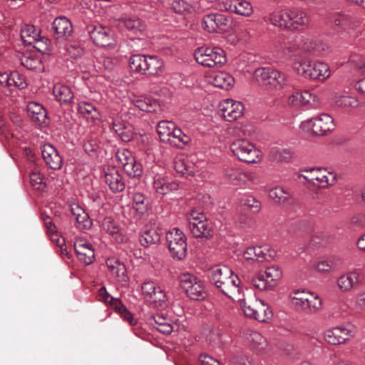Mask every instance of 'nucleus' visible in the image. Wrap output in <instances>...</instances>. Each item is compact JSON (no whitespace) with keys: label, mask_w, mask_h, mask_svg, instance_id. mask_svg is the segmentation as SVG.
<instances>
[{"label":"nucleus","mask_w":365,"mask_h":365,"mask_svg":"<svg viewBox=\"0 0 365 365\" xmlns=\"http://www.w3.org/2000/svg\"><path fill=\"white\" fill-rule=\"evenodd\" d=\"M71 212L75 217L76 227L81 231L89 230L92 227V220L88 214L78 205H71Z\"/></svg>","instance_id":"obj_26"},{"label":"nucleus","mask_w":365,"mask_h":365,"mask_svg":"<svg viewBox=\"0 0 365 365\" xmlns=\"http://www.w3.org/2000/svg\"><path fill=\"white\" fill-rule=\"evenodd\" d=\"M194 56L196 61L205 67L218 68L227 62L225 52L219 47L198 48Z\"/></svg>","instance_id":"obj_5"},{"label":"nucleus","mask_w":365,"mask_h":365,"mask_svg":"<svg viewBox=\"0 0 365 365\" xmlns=\"http://www.w3.org/2000/svg\"><path fill=\"white\" fill-rule=\"evenodd\" d=\"M210 279L225 296L232 300L244 297L241 281L229 267L220 265L214 267L211 270Z\"/></svg>","instance_id":"obj_1"},{"label":"nucleus","mask_w":365,"mask_h":365,"mask_svg":"<svg viewBox=\"0 0 365 365\" xmlns=\"http://www.w3.org/2000/svg\"><path fill=\"white\" fill-rule=\"evenodd\" d=\"M120 22L128 32V36L131 39L140 38L145 31L146 26L145 23L139 18H123L120 19Z\"/></svg>","instance_id":"obj_22"},{"label":"nucleus","mask_w":365,"mask_h":365,"mask_svg":"<svg viewBox=\"0 0 365 365\" xmlns=\"http://www.w3.org/2000/svg\"><path fill=\"white\" fill-rule=\"evenodd\" d=\"M269 197L274 200L276 204H284L291 197L289 192L281 187H275L269 192Z\"/></svg>","instance_id":"obj_49"},{"label":"nucleus","mask_w":365,"mask_h":365,"mask_svg":"<svg viewBox=\"0 0 365 365\" xmlns=\"http://www.w3.org/2000/svg\"><path fill=\"white\" fill-rule=\"evenodd\" d=\"M98 294L101 300H102L106 304H108L113 309L115 307V303L114 302V301L112 300V299L115 298L109 294V293L106 291L105 287L100 288L98 291Z\"/></svg>","instance_id":"obj_63"},{"label":"nucleus","mask_w":365,"mask_h":365,"mask_svg":"<svg viewBox=\"0 0 365 365\" xmlns=\"http://www.w3.org/2000/svg\"><path fill=\"white\" fill-rule=\"evenodd\" d=\"M303 125L310 128L313 133L317 136H322L334 130V120L328 114H322L319 116L304 121Z\"/></svg>","instance_id":"obj_13"},{"label":"nucleus","mask_w":365,"mask_h":365,"mask_svg":"<svg viewBox=\"0 0 365 365\" xmlns=\"http://www.w3.org/2000/svg\"><path fill=\"white\" fill-rule=\"evenodd\" d=\"M110 128L125 143L131 141L135 135L132 125L118 118L115 119L110 125Z\"/></svg>","instance_id":"obj_25"},{"label":"nucleus","mask_w":365,"mask_h":365,"mask_svg":"<svg viewBox=\"0 0 365 365\" xmlns=\"http://www.w3.org/2000/svg\"><path fill=\"white\" fill-rule=\"evenodd\" d=\"M78 112L87 120L94 121L101 118L99 110L92 103L87 101H81L78 103Z\"/></svg>","instance_id":"obj_34"},{"label":"nucleus","mask_w":365,"mask_h":365,"mask_svg":"<svg viewBox=\"0 0 365 365\" xmlns=\"http://www.w3.org/2000/svg\"><path fill=\"white\" fill-rule=\"evenodd\" d=\"M163 235V230L160 227L146 225L139 235V242L145 247L158 245Z\"/></svg>","instance_id":"obj_18"},{"label":"nucleus","mask_w":365,"mask_h":365,"mask_svg":"<svg viewBox=\"0 0 365 365\" xmlns=\"http://www.w3.org/2000/svg\"><path fill=\"white\" fill-rule=\"evenodd\" d=\"M115 303V307L114 310L118 313L120 317L130 325L136 324V321L134 319L133 314L128 310V309L123 305L119 299H112Z\"/></svg>","instance_id":"obj_51"},{"label":"nucleus","mask_w":365,"mask_h":365,"mask_svg":"<svg viewBox=\"0 0 365 365\" xmlns=\"http://www.w3.org/2000/svg\"><path fill=\"white\" fill-rule=\"evenodd\" d=\"M102 229L113 237L118 243L123 242L124 237L119 224L111 217H106L102 222Z\"/></svg>","instance_id":"obj_29"},{"label":"nucleus","mask_w":365,"mask_h":365,"mask_svg":"<svg viewBox=\"0 0 365 365\" xmlns=\"http://www.w3.org/2000/svg\"><path fill=\"white\" fill-rule=\"evenodd\" d=\"M24 58H26V60L24 61V68H26L29 70L40 68L41 61L38 57H34L33 56H26L24 53Z\"/></svg>","instance_id":"obj_61"},{"label":"nucleus","mask_w":365,"mask_h":365,"mask_svg":"<svg viewBox=\"0 0 365 365\" xmlns=\"http://www.w3.org/2000/svg\"><path fill=\"white\" fill-rule=\"evenodd\" d=\"M225 177L231 183L240 185L245 183L249 178L246 173L241 171L237 168H227L225 170Z\"/></svg>","instance_id":"obj_39"},{"label":"nucleus","mask_w":365,"mask_h":365,"mask_svg":"<svg viewBox=\"0 0 365 365\" xmlns=\"http://www.w3.org/2000/svg\"><path fill=\"white\" fill-rule=\"evenodd\" d=\"M41 30L33 24L24 25V48L30 46L34 43L38 44L43 41L41 36Z\"/></svg>","instance_id":"obj_33"},{"label":"nucleus","mask_w":365,"mask_h":365,"mask_svg":"<svg viewBox=\"0 0 365 365\" xmlns=\"http://www.w3.org/2000/svg\"><path fill=\"white\" fill-rule=\"evenodd\" d=\"M53 94L56 101L61 104H68L73 98V93L69 86L57 83L53 88Z\"/></svg>","instance_id":"obj_35"},{"label":"nucleus","mask_w":365,"mask_h":365,"mask_svg":"<svg viewBox=\"0 0 365 365\" xmlns=\"http://www.w3.org/2000/svg\"><path fill=\"white\" fill-rule=\"evenodd\" d=\"M269 156L274 162H289L292 158V152L289 149L273 148Z\"/></svg>","instance_id":"obj_47"},{"label":"nucleus","mask_w":365,"mask_h":365,"mask_svg":"<svg viewBox=\"0 0 365 365\" xmlns=\"http://www.w3.org/2000/svg\"><path fill=\"white\" fill-rule=\"evenodd\" d=\"M270 22L280 28L291 31L302 30L309 24V17L298 8L284 9L272 14Z\"/></svg>","instance_id":"obj_2"},{"label":"nucleus","mask_w":365,"mask_h":365,"mask_svg":"<svg viewBox=\"0 0 365 365\" xmlns=\"http://www.w3.org/2000/svg\"><path fill=\"white\" fill-rule=\"evenodd\" d=\"M133 207L140 214H143L147 210L146 197L143 194L140 192L133 194Z\"/></svg>","instance_id":"obj_53"},{"label":"nucleus","mask_w":365,"mask_h":365,"mask_svg":"<svg viewBox=\"0 0 365 365\" xmlns=\"http://www.w3.org/2000/svg\"><path fill=\"white\" fill-rule=\"evenodd\" d=\"M83 149L93 159H97L102 153V148L96 138H88L83 144Z\"/></svg>","instance_id":"obj_48"},{"label":"nucleus","mask_w":365,"mask_h":365,"mask_svg":"<svg viewBox=\"0 0 365 365\" xmlns=\"http://www.w3.org/2000/svg\"><path fill=\"white\" fill-rule=\"evenodd\" d=\"M351 336V331L343 327H336L327 330L324 334V340L331 345H339L346 342Z\"/></svg>","instance_id":"obj_23"},{"label":"nucleus","mask_w":365,"mask_h":365,"mask_svg":"<svg viewBox=\"0 0 365 365\" xmlns=\"http://www.w3.org/2000/svg\"><path fill=\"white\" fill-rule=\"evenodd\" d=\"M188 227L192 236L195 238H205L210 240L213 236V229L211 223L207 220L189 222Z\"/></svg>","instance_id":"obj_24"},{"label":"nucleus","mask_w":365,"mask_h":365,"mask_svg":"<svg viewBox=\"0 0 365 365\" xmlns=\"http://www.w3.org/2000/svg\"><path fill=\"white\" fill-rule=\"evenodd\" d=\"M51 32L56 40L67 39L73 33L71 21L64 16L56 17L52 23Z\"/></svg>","instance_id":"obj_16"},{"label":"nucleus","mask_w":365,"mask_h":365,"mask_svg":"<svg viewBox=\"0 0 365 365\" xmlns=\"http://www.w3.org/2000/svg\"><path fill=\"white\" fill-rule=\"evenodd\" d=\"M231 20L226 15L220 13H210L203 16L202 26L210 33H225L230 27Z\"/></svg>","instance_id":"obj_12"},{"label":"nucleus","mask_w":365,"mask_h":365,"mask_svg":"<svg viewBox=\"0 0 365 365\" xmlns=\"http://www.w3.org/2000/svg\"><path fill=\"white\" fill-rule=\"evenodd\" d=\"M282 272L277 266H272L265 271L259 272L252 279V285L261 290L272 289L281 279Z\"/></svg>","instance_id":"obj_7"},{"label":"nucleus","mask_w":365,"mask_h":365,"mask_svg":"<svg viewBox=\"0 0 365 365\" xmlns=\"http://www.w3.org/2000/svg\"><path fill=\"white\" fill-rule=\"evenodd\" d=\"M176 129L177 127L173 122L168 120H160L158 123L157 128V132L160 141L164 143H167Z\"/></svg>","instance_id":"obj_37"},{"label":"nucleus","mask_w":365,"mask_h":365,"mask_svg":"<svg viewBox=\"0 0 365 365\" xmlns=\"http://www.w3.org/2000/svg\"><path fill=\"white\" fill-rule=\"evenodd\" d=\"M41 168L36 167L27 170L29 177V185L33 190L40 192L45 191L46 183L44 181V176L41 173Z\"/></svg>","instance_id":"obj_31"},{"label":"nucleus","mask_w":365,"mask_h":365,"mask_svg":"<svg viewBox=\"0 0 365 365\" xmlns=\"http://www.w3.org/2000/svg\"><path fill=\"white\" fill-rule=\"evenodd\" d=\"M26 110L28 118L35 125H46L48 123L47 110L39 103L35 101L28 102Z\"/></svg>","instance_id":"obj_19"},{"label":"nucleus","mask_w":365,"mask_h":365,"mask_svg":"<svg viewBox=\"0 0 365 365\" xmlns=\"http://www.w3.org/2000/svg\"><path fill=\"white\" fill-rule=\"evenodd\" d=\"M192 6L184 0H174L171 4V9L178 14L190 13Z\"/></svg>","instance_id":"obj_57"},{"label":"nucleus","mask_w":365,"mask_h":365,"mask_svg":"<svg viewBox=\"0 0 365 365\" xmlns=\"http://www.w3.org/2000/svg\"><path fill=\"white\" fill-rule=\"evenodd\" d=\"M257 314L255 319L260 322H265L272 317V312L269 306L262 300H257Z\"/></svg>","instance_id":"obj_50"},{"label":"nucleus","mask_w":365,"mask_h":365,"mask_svg":"<svg viewBox=\"0 0 365 365\" xmlns=\"http://www.w3.org/2000/svg\"><path fill=\"white\" fill-rule=\"evenodd\" d=\"M175 171L182 176L193 175L195 173L194 165L185 158H177L174 163Z\"/></svg>","instance_id":"obj_46"},{"label":"nucleus","mask_w":365,"mask_h":365,"mask_svg":"<svg viewBox=\"0 0 365 365\" xmlns=\"http://www.w3.org/2000/svg\"><path fill=\"white\" fill-rule=\"evenodd\" d=\"M312 97L309 91H297L289 97L288 103L293 106H304L309 103Z\"/></svg>","instance_id":"obj_45"},{"label":"nucleus","mask_w":365,"mask_h":365,"mask_svg":"<svg viewBox=\"0 0 365 365\" xmlns=\"http://www.w3.org/2000/svg\"><path fill=\"white\" fill-rule=\"evenodd\" d=\"M219 107L221 116L229 122L237 120L243 114L244 106L240 101L225 99L220 103Z\"/></svg>","instance_id":"obj_15"},{"label":"nucleus","mask_w":365,"mask_h":365,"mask_svg":"<svg viewBox=\"0 0 365 365\" xmlns=\"http://www.w3.org/2000/svg\"><path fill=\"white\" fill-rule=\"evenodd\" d=\"M300 302L301 306L297 310L306 314L316 313L322 308V305L321 299L314 293L307 296L306 299H302Z\"/></svg>","instance_id":"obj_30"},{"label":"nucleus","mask_w":365,"mask_h":365,"mask_svg":"<svg viewBox=\"0 0 365 365\" xmlns=\"http://www.w3.org/2000/svg\"><path fill=\"white\" fill-rule=\"evenodd\" d=\"M74 250L76 253L78 259L88 265L93 263L95 252L91 243L83 239H78L74 242Z\"/></svg>","instance_id":"obj_21"},{"label":"nucleus","mask_w":365,"mask_h":365,"mask_svg":"<svg viewBox=\"0 0 365 365\" xmlns=\"http://www.w3.org/2000/svg\"><path fill=\"white\" fill-rule=\"evenodd\" d=\"M234 78L226 72H220L217 73L212 79V84L214 86L225 90L231 88L234 86Z\"/></svg>","instance_id":"obj_43"},{"label":"nucleus","mask_w":365,"mask_h":365,"mask_svg":"<svg viewBox=\"0 0 365 365\" xmlns=\"http://www.w3.org/2000/svg\"><path fill=\"white\" fill-rule=\"evenodd\" d=\"M255 255L257 259L256 261L262 262L264 261H269L274 256V250L269 249L267 246L255 247Z\"/></svg>","instance_id":"obj_55"},{"label":"nucleus","mask_w":365,"mask_h":365,"mask_svg":"<svg viewBox=\"0 0 365 365\" xmlns=\"http://www.w3.org/2000/svg\"><path fill=\"white\" fill-rule=\"evenodd\" d=\"M41 154L46 165L52 170H60L63 165V158L58 150L50 143H45L41 147Z\"/></svg>","instance_id":"obj_17"},{"label":"nucleus","mask_w":365,"mask_h":365,"mask_svg":"<svg viewBox=\"0 0 365 365\" xmlns=\"http://www.w3.org/2000/svg\"><path fill=\"white\" fill-rule=\"evenodd\" d=\"M158 289H159V286L152 281L145 282L141 287L143 294L147 301L150 300L153 293L158 290Z\"/></svg>","instance_id":"obj_60"},{"label":"nucleus","mask_w":365,"mask_h":365,"mask_svg":"<svg viewBox=\"0 0 365 365\" xmlns=\"http://www.w3.org/2000/svg\"><path fill=\"white\" fill-rule=\"evenodd\" d=\"M230 150L240 161L256 163L260 160V151L248 140H235L231 143Z\"/></svg>","instance_id":"obj_6"},{"label":"nucleus","mask_w":365,"mask_h":365,"mask_svg":"<svg viewBox=\"0 0 365 365\" xmlns=\"http://www.w3.org/2000/svg\"><path fill=\"white\" fill-rule=\"evenodd\" d=\"M148 55L135 54L130 56L129 66L132 71L145 75Z\"/></svg>","instance_id":"obj_38"},{"label":"nucleus","mask_w":365,"mask_h":365,"mask_svg":"<svg viewBox=\"0 0 365 365\" xmlns=\"http://www.w3.org/2000/svg\"><path fill=\"white\" fill-rule=\"evenodd\" d=\"M235 301L239 302L244 314L247 317L255 319L257 314V308H258L257 300L253 303H247L243 297H240V299H236Z\"/></svg>","instance_id":"obj_52"},{"label":"nucleus","mask_w":365,"mask_h":365,"mask_svg":"<svg viewBox=\"0 0 365 365\" xmlns=\"http://www.w3.org/2000/svg\"><path fill=\"white\" fill-rule=\"evenodd\" d=\"M86 30L93 43L98 46H110L115 42L114 33L108 26L98 24H91L87 26Z\"/></svg>","instance_id":"obj_11"},{"label":"nucleus","mask_w":365,"mask_h":365,"mask_svg":"<svg viewBox=\"0 0 365 365\" xmlns=\"http://www.w3.org/2000/svg\"><path fill=\"white\" fill-rule=\"evenodd\" d=\"M358 23L352 16L349 15H342L334 19L335 25L339 26L344 29L355 27Z\"/></svg>","instance_id":"obj_58"},{"label":"nucleus","mask_w":365,"mask_h":365,"mask_svg":"<svg viewBox=\"0 0 365 365\" xmlns=\"http://www.w3.org/2000/svg\"><path fill=\"white\" fill-rule=\"evenodd\" d=\"M24 160L26 161V163H24V168L26 170L36 168V167H42L41 158L35 150L24 148Z\"/></svg>","instance_id":"obj_42"},{"label":"nucleus","mask_w":365,"mask_h":365,"mask_svg":"<svg viewBox=\"0 0 365 365\" xmlns=\"http://www.w3.org/2000/svg\"><path fill=\"white\" fill-rule=\"evenodd\" d=\"M240 204L258 212L261 209V202L252 195H245L240 199Z\"/></svg>","instance_id":"obj_54"},{"label":"nucleus","mask_w":365,"mask_h":365,"mask_svg":"<svg viewBox=\"0 0 365 365\" xmlns=\"http://www.w3.org/2000/svg\"><path fill=\"white\" fill-rule=\"evenodd\" d=\"M153 186L155 192L162 195H167L179 188V184L177 182L169 181L168 178L160 175L154 178Z\"/></svg>","instance_id":"obj_28"},{"label":"nucleus","mask_w":365,"mask_h":365,"mask_svg":"<svg viewBox=\"0 0 365 365\" xmlns=\"http://www.w3.org/2000/svg\"><path fill=\"white\" fill-rule=\"evenodd\" d=\"M166 241L172 257L182 260L187 255L186 237L183 232L174 228L166 233Z\"/></svg>","instance_id":"obj_8"},{"label":"nucleus","mask_w":365,"mask_h":365,"mask_svg":"<svg viewBox=\"0 0 365 365\" xmlns=\"http://www.w3.org/2000/svg\"><path fill=\"white\" fill-rule=\"evenodd\" d=\"M164 62L157 56H149L148 58L145 75L158 76L163 72Z\"/></svg>","instance_id":"obj_40"},{"label":"nucleus","mask_w":365,"mask_h":365,"mask_svg":"<svg viewBox=\"0 0 365 365\" xmlns=\"http://www.w3.org/2000/svg\"><path fill=\"white\" fill-rule=\"evenodd\" d=\"M133 103L139 110L147 113L156 112L159 107V104L149 97L138 98L133 100Z\"/></svg>","instance_id":"obj_41"},{"label":"nucleus","mask_w":365,"mask_h":365,"mask_svg":"<svg viewBox=\"0 0 365 365\" xmlns=\"http://www.w3.org/2000/svg\"><path fill=\"white\" fill-rule=\"evenodd\" d=\"M166 301L167 297L163 290L159 286V289L153 293V296L148 302L155 307H163L165 304Z\"/></svg>","instance_id":"obj_59"},{"label":"nucleus","mask_w":365,"mask_h":365,"mask_svg":"<svg viewBox=\"0 0 365 365\" xmlns=\"http://www.w3.org/2000/svg\"><path fill=\"white\" fill-rule=\"evenodd\" d=\"M254 75L258 83L269 91L280 90L288 82L285 73L270 67L257 68Z\"/></svg>","instance_id":"obj_3"},{"label":"nucleus","mask_w":365,"mask_h":365,"mask_svg":"<svg viewBox=\"0 0 365 365\" xmlns=\"http://www.w3.org/2000/svg\"><path fill=\"white\" fill-rule=\"evenodd\" d=\"M336 106L342 108H356L359 105L357 99L352 96H341L335 101Z\"/></svg>","instance_id":"obj_56"},{"label":"nucleus","mask_w":365,"mask_h":365,"mask_svg":"<svg viewBox=\"0 0 365 365\" xmlns=\"http://www.w3.org/2000/svg\"><path fill=\"white\" fill-rule=\"evenodd\" d=\"M115 158L129 177L139 178L143 175V166L135 160L130 150L126 148L118 149Z\"/></svg>","instance_id":"obj_9"},{"label":"nucleus","mask_w":365,"mask_h":365,"mask_svg":"<svg viewBox=\"0 0 365 365\" xmlns=\"http://www.w3.org/2000/svg\"><path fill=\"white\" fill-rule=\"evenodd\" d=\"M235 223L242 228L250 227L252 219L246 215H240L235 217Z\"/></svg>","instance_id":"obj_64"},{"label":"nucleus","mask_w":365,"mask_h":365,"mask_svg":"<svg viewBox=\"0 0 365 365\" xmlns=\"http://www.w3.org/2000/svg\"><path fill=\"white\" fill-rule=\"evenodd\" d=\"M105 182L113 192H120L124 190L125 184L123 176L114 167L104 168Z\"/></svg>","instance_id":"obj_20"},{"label":"nucleus","mask_w":365,"mask_h":365,"mask_svg":"<svg viewBox=\"0 0 365 365\" xmlns=\"http://www.w3.org/2000/svg\"><path fill=\"white\" fill-rule=\"evenodd\" d=\"M294 70L305 78L324 81L330 76V69L327 64L319 61H304L293 64Z\"/></svg>","instance_id":"obj_4"},{"label":"nucleus","mask_w":365,"mask_h":365,"mask_svg":"<svg viewBox=\"0 0 365 365\" xmlns=\"http://www.w3.org/2000/svg\"><path fill=\"white\" fill-rule=\"evenodd\" d=\"M149 320L150 323L160 333L168 335L173 331V327L170 324V319L165 317L163 314H154Z\"/></svg>","instance_id":"obj_36"},{"label":"nucleus","mask_w":365,"mask_h":365,"mask_svg":"<svg viewBox=\"0 0 365 365\" xmlns=\"http://www.w3.org/2000/svg\"><path fill=\"white\" fill-rule=\"evenodd\" d=\"M360 281L361 273L359 270H356L341 276L338 279V285L341 290L349 291L356 286Z\"/></svg>","instance_id":"obj_32"},{"label":"nucleus","mask_w":365,"mask_h":365,"mask_svg":"<svg viewBox=\"0 0 365 365\" xmlns=\"http://www.w3.org/2000/svg\"><path fill=\"white\" fill-rule=\"evenodd\" d=\"M22 84L23 79L16 71L11 72V73H0V89L8 88L9 91H13L14 89L21 90Z\"/></svg>","instance_id":"obj_27"},{"label":"nucleus","mask_w":365,"mask_h":365,"mask_svg":"<svg viewBox=\"0 0 365 365\" xmlns=\"http://www.w3.org/2000/svg\"><path fill=\"white\" fill-rule=\"evenodd\" d=\"M118 278V279L120 282H126L127 281V269L125 265L119 262V263L115 267V270L111 274Z\"/></svg>","instance_id":"obj_62"},{"label":"nucleus","mask_w":365,"mask_h":365,"mask_svg":"<svg viewBox=\"0 0 365 365\" xmlns=\"http://www.w3.org/2000/svg\"><path fill=\"white\" fill-rule=\"evenodd\" d=\"M220 10L249 16L252 13L251 4L245 0H218Z\"/></svg>","instance_id":"obj_14"},{"label":"nucleus","mask_w":365,"mask_h":365,"mask_svg":"<svg viewBox=\"0 0 365 365\" xmlns=\"http://www.w3.org/2000/svg\"><path fill=\"white\" fill-rule=\"evenodd\" d=\"M180 287L192 300H200L206 297L207 294L201 280L195 276L185 273L180 277Z\"/></svg>","instance_id":"obj_10"},{"label":"nucleus","mask_w":365,"mask_h":365,"mask_svg":"<svg viewBox=\"0 0 365 365\" xmlns=\"http://www.w3.org/2000/svg\"><path fill=\"white\" fill-rule=\"evenodd\" d=\"M190 142V136L185 135L181 129L177 128L167 144L172 147L182 149Z\"/></svg>","instance_id":"obj_44"}]
</instances>
